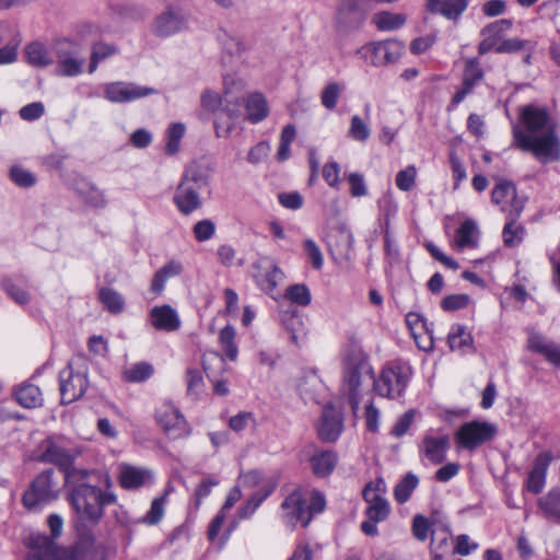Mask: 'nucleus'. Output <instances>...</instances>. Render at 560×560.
Wrapping results in <instances>:
<instances>
[{
	"label": "nucleus",
	"mask_w": 560,
	"mask_h": 560,
	"mask_svg": "<svg viewBox=\"0 0 560 560\" xmlns=\"http://www.w3.org/2000/svg\"><path fill=\"white\" fill-rule=\"evenodd\" d=\"M520 124L514 125V144L522 151L530 152L546 164L560 160V137L557 122L546 107L527 104L518 109Z\"/></svg>",
	"instance_id": "obj_1"
},
{
	"label": "nucleus",
	"mask_w": 560,
	"mask_h": 560,
	"mask_svg": "<svg viewBox=\"0 0 560 560\" xmlns=\"http://www.w3.org/2000/svg\"><path fill=\"white\" fill-rule=\"evenodd\" d=\"M98 478L97 471L82 469L68 474V479L65 480L69 490V502L79 518L93 524L101 521L105 506L115 504L117 501L116 494L109 490L110 477L104 476V490L95 483Z\"/></svg>",
	"instance_id": "obj_2"
},
{
	"label": "nucleus",
	"mask_w": 560,
	"mask_h": 560,
	"mask_svg": "<svg viewBox=\"0 0 560 560\" xmlns=\"http://www.w3.org/2000/svg\"><path fill=\"white\" fill-rule=\"evenodd\" d=\"M224 100L211 90L201 93L200 105L203 110L214 114V129L219 138L229 137L235 125V120L240 114V96L244 90L243 80L234 75H225L223 78Z\"/></svg>",
	"instance_id": "obj_3"
},
{
	"label": "nucleus",
	"mask_w": 560,
	"mask_h": 560,
	"mask_svg": "<svg viewBox=\"0 0 560 560\" xmlns=\"http://www.w3.org/2000/svg\"><path fill=\"white\" fill-rule=\"evenodd\" d=\"M32 551L27 560H107L108 549L92 539H83L60 557L57 545L46 535L31 538Z\"/></svg>",
	"instance_id": "obj_4"
},
{
	"label": "nucleus",
	"mask_w": 560,
	"mask_h": 560,
	"mask_svg": "<svg viewBox=\"0 0 560 560\" xmlns=\"http://www.w3.org/2000/svg\"><path fill=\"white\" fill-rule=\"evenodd\" d=\"M374 387V374L368 359L361 352L347 355L342 393L348 397L352 412L358 413L363 395Z\"/></svg>",
	"instance_id": "obj_5"
},
{
	"label": "nucleus",
	"mask_w": 560,
	"mask_h": 560,
	"mask_svg": "<svg viewBox=\"0 0 560 560\" xmlns=\"http://www.w3.org/2000/svg\"><path fill=\"white\" fill-rule=\"evenodd\" d=\"M208 185V172L197 163L188 165L173 196V202L178 211L188 215L198 210L202 205L200 192L206 189Z\"/></svg>",
	"instance_id": "obj_6"
},
{
	"label": "nucleus",
	"mask_w": 560,
	"mask_h": 560,
	"mask_svg": "<svg viewBox=\"0 0 560 560\" xmlns=\"http://www.w3.org/2000/svg\"><path fill=\"white\" fill-rule=\"evenodd\" d=\"M38 450L37 460L58 466L63 472V480L68 479V474L83 469L73 466L74 460L82 454V448L63 435L46 438L40 442Z\"/></svg>",
	"instance_id": "obj_7"
},
{
	"label": "nucleus",
	"mask_w": 560,
	"mask_h": 560,
	"mask_svg": "<svg viewBox=\"0 0 560 560\" xmlns=\"http://www.w3.org/2000/svg\"><path fill=\"white\" fill-rule=\"evenodd\" d=\"M55 476L56 471L48 468L31 482L22 498L23 505L28 511H35L58 498L59 482Z\"/></svg>",
	"instance_id": "obj_8"
},
{
	"label": "nucleus",
	"mask_w": 560,
	"mask_h": 560,
	"mask_svg": "<svg viewBox=\"0 0 560 560\" xmlns=\"http://www.w3.org/2000/svg\"><path fill=\"white\" fill-rule=\"evenodd\" d=\"M366 0H339L334 14V27L342 35L358 32L365 24L369 8Z\"/></svg>",
	"instance_id": "obj_9"
},
{
	"label": "nucleus",
	"mask_w": 560,
	"mask_h": 560,
	"mask_svg": "<svg viewBox=\"0 0 560 560\" xmlns=\"http://www.w3.org/2000/svg\"><path fill=\"white\" fill-rule=\"evenodd\" d=\"M55 55L57 58L56 75L71 78L83 72L85 59L78 43L68 38L57 40L55 44Z\"/></svg>",
	"instance_id": "obj_10"
},
{
	"label": "nucleus",
	"mask_w": 560,
	"mask_h": 560,
	"mask_svg": "<svg viewBox=\"0 0 560 560\" xmlns=\"http://www.w3.org/2000/svg\"><path fill=\"white\" fill-rule=\"evenodd\" d=\"M410 378V369L402 364L386 366L377 381L374 380V389L382 397L397 398L406 389Z\"/></svg>",
	"instance_id": "obj_11"
},
{
	"label": "nucleus",
	"mask_w": 560,
	"mask_h": 560,
	"mask_svg": "<svg viewBox=\"0 0 560 560\" xmlns=\"http://www.w3.org/2000/svg\"><path fill=\"white\" fill-rule=\"evenodd\" d=\"M497 434V427L486 421H470L462 424L455 433L456 443L466 450H475L491 441Z\"/></svg>",
	"instance_id": "obj_12"
},
{
	"label": "nucleus",
	"mask_w": 560,
	"mask_h": 560,
	"mask_svg": "<svg viewBox=\"0 0 560 560\" xmlns=\"http://www.w3.org/2000/svg\"><path fill=\"white\" fill-rule=\"evenodd\" d=\"M253 278L265 293L272 295L278 284L284 280V272L277 261L269 256H260L254 264Z\"/></svg>",
	"instance_id": "obj_13"
},
{
	"label": "nucleus",
	"mask_w": 560,
	"mask_h": 560,
	"mask_svg": "<svg viewBox=\"0 0 560 560\" xmlns=\"http://www.w3.org/2000/svg\"><path fill=\"white\" fill-rule=\"evenodd\" d=\"M492 203L499 206L510 218L517 219L524 209L525 200L517 197L516 186L510 180H500L492 189Z\"/></svg>",
	"instance_id": "obj_14"
},
{
	"label": "nucleus",
	"mask_w": 560,
	"mask_h": 560,
	"mask_svg": "<svg viewBox=\"0 0 560 560\" xmlns=\"http://www.w3.org/2000/svg\"><path fill=\"white\" fill-rule=\"evenodd\" d=\"M155 419L171 439H179L189 433L185 417L171 402H163L155 411Z\"/></svg>",
	"instance_id": "obj_15"
},
{
	"label": "nucleus",
	"mask_w": 560,
	"mask_h": 560,
	"mask_svg": "<svg viewBox=\"0 0 560 560\" xmlns=\"http://www.w3.org/2000/svg\"><path fill=\"white\" fill-rule=\"evenodd\" d=\"M156 90L132 82H112L104 86V96L112 103H128L152 94Z\"/></svg>",
	"instance_id": "obj_16"
},
{
	"label": "nucleus",
	"mask_w": 560,
	"mask_h": 560,
	"mask_svg": "<svg viewBox=\"0 0 560 560\" xmlns=\"http://www.w3.org/2000/svg\"><path fill=\"white\" fill-rule=\"evenodd\" d=\"M88 387V380L84 374L75 373L71 365L59 373V390L61 404L68 405L78 400Z\"/></svg>",
	"instance_id": "obj_17"
},
{
	"label": "nucleus",
	"mask_w": 560,
	"mask_h": 560,
	"mask_svg": "<svg viewBox=\"0 0 560 560\" xmlns=\"http://www.w3.org/2000/svg\"><path fill=\"white\" fill-rule=\"evenodd\" d=\"M188 20L185 13L170 7L154 19L152 31L156 36L168 37L186 30Z\"/></svg>",
	"instance_id": "obj_18"
},
{
	"label": "nucleus",
	"mask_w": 560,
	"mask_h": 560,
	"mask_svg": "<svg viewBox=\"0 0 560 560\" xmlns=\"http://www.w3.org/2000/svg\"><path fill=\"white\" fill-rule=\"evenodd\" d=\"M404 51V46L398 40L387 39L374 42L363 46L358 52L370 54L373 66H383L397 61Z\"/></svg>",
	"instance_id": "obj_19"
},
{
	"label": "nucleus",
	"mask_w": 560,
	"mask_h": 560,
	"mask_svg": "<svg viewBox=\"0 0 560 560\" xmlns=\"http://www.w3.org/2000/svg\"><path fill=\"white\" fill-rule=\"evenodd\" d=\"M283 518L291 526L301 524L307 526L311 521V514L307 511L306 500L302 498L301 492L294 491L289 494L281 504Z\"/></svg>",
	"instance_id": "obj_20"
},
{
	"label": "nucleus",
	"mask_w": 560,
	"mask_h": 560,
	"mask_svg": "<svg viewBox=\"0 0 560 560\" xmlns=\"http://www.w3.org/2000/svg\"><path fill=\"white\" fill-rule=\"evenodd\" d=\"M153 481V472L150 469L129 464H121L119 466V483L124 489L137 490L152 485Z\"/></svg>",
	"instance_id": "obj_21"
},
{
	"label": "nucleus",
	"mask_w": 560,
	"mask_h": 560,
	"mask_svg": "<svg viewBox=\"0 0 560 560\" xmlns=\"http://www.w3.org/2000/svg\"><path fill=\"white\" fill-rule=\"evenodd\" d=\"M343 430L341 415L330 405L323 408L318 436L324 442H335Z\"/></svg>",
	"instance_id": "obj_22"
},
{
	"label": "nucleus",
	"mask_w": 560,
	"mask_h": 560,
	"mask_svg": "<svg viewBox=\"0 0 560 560\" xmlns=\"http://www.w3.org/2000/svg\"><path fill=\"white\" fill-rule=\"evenodd\" d=\"M483 70L479 65L478 59L471 58L466 60L462 88L454 94L452 103L458 105L465 97L471 93L475 85L483 79Z\"/></svg>",
	"instance_id": "obj_23"
},
{
	"label": "nucleus",
	"mask_w": 560,
	"mask_h": 560,
	"mask_svg": "<svg viewBox=\"0 0 560 560\" xmlns=\"http://www.w3.org/2000/svg\"><path fill=\"white\" fill-rule=\"evenodd\" d=\"M74 190L80 200L90 208L104 209L107 206L104 190L92 182L84 178L78 179L74 183Z\"/></svg>",
	"instance_id": "obj_24"
},
{
	"label": "nucleus",
	"mask_w": 560,
	"mask_h": 560,
	"mask_svg": "<svg viewBox=\"0 0 560 560\" xmlns=\"http://www.w3.org/2000/svg\"><path fill=\"white\" fill-rule=\"evenodd\" d=\"M363 498L366 503H369L365 511L368 518L373 522H383L387 518L390 512L389 504L384 495H381L373 490L372 483L365 486L363 490Z\"/></svg>",
	"instance_id": "obj_25"
},
{
	"label": "nucleus",
	"mask_w": 560,
	"mask_h": 560,
	"mask_svg": "<svg viewBox=\"0 0 560 560\" xmlns=\"http://www.w3.org/2000/svg\"><path fill=\"white\" fill-rule=\"evenodd\" d=\"M150 320L158 330L175 331L180 326L177 312L171 305L154 306L150 311Z\"/></svg>",
	"instance_id": "obj_26"
},
{
	"label": "nucleus",
	"mask_w": 560,
	"mask_h": 560,
	"mask_svg": "<svg viewBox=\"0 0 560 560\" xmlns=\"http://www.w3.org/2000/svg\"><path fill=\"white\" fill-rule=\"evenodd\" d=\"M422 445L425 457L433 464H441L450 447V436L447 434L439 436L427 434L422 440Z\"/></svg>",
	"instance_id": "obj_27"
},
{
	"label": "nucleus",
	"mask_w": 560,
	"mask_h": 560,
	"mask_svg": "<svg viewBox=\"0 0 560 560\" xmlns=\"http://www.w3.org/2000/svg\"><path fill=\"white\" fill-rule=\"evenodd\" d=\"M479 229L475 220L466 219L456 230L453 246L456 249L475 248L478 244Z\"/></svg>",
	"instance_id": "obj_28"
},
{
	"label": "nucleus",
	"mask_w": 560,
	"mask_h": 560,
	"mask_svg": "<svg viewBox=\"0 0 560 560\" xmlns=\"http://www.w3.org/2000/svg\"><path fill=\"white\" fill-rule=\"evenodd\" d=\"M447 343L453 351L460 353L474 352V338L462 324H454L447 336Z\"/></svg>",
	"instance_id": "obj_29"
},
{
	"label": "nucleus",
	"mask_w": 560,
	"mask_h": 560,
	"mask_svg": "<svg viewBox=\"0 0 560 560\" xmlns=\"http://www.w3.org/2000/svg\"><path fill=\"white\" fill-rule=\"evenodd\" d=\"M310 462L313 474L316 477L324 478L334 471L338 457L332 451H318L310 457Z\"/></svg>",
	"instance_id": "obj_30"
},
{
	"label": "nucleus",
	"mask_w": 560,
	"mask_h": 560,
	"mask_svg": "<svg viewBox=\"0 0 560 560\" xmlns=\"http://www.w3.org/2000/svg\"><path fill=\"white\" fill-rule=\"evenodd\" d=\"M427 8L448 20L457 19L467 8L466 0H428Z\"/></svg>",
	"instance_id": "obj_31"
},
{
	"label": "nucleus",
	"mask_w": 560,
	"mask_h": 560,
	"mask_svg": "<svg viewBox=\"0 0 560 560\" xmlns=\"http://www.w3.org/2000/svg\"><path fill=\"white\" fill-rule=\"evenodd\" d=\"M14 397L19 405L24 408H36L43 404V396L39 387L31 383L20 385L14 392Z\"/></svg>",
	"instance_id": "obj_32"
},
{
	"label": "nucleus",
	"mask_w": 560,
	"mask_h": 560,
	"mask_svg": "<svg viewBox=\"0 0 560 560\" xmlns=\"http://www.w3.org/2000/svg\"><path fill=\"white\" fill-rule=\"evenodd\" d=\"M538 508L546 518L560 524V489L553 488L540 498Z\"/></svg>",
	"instance_id": "obj_33"
},
{
	"label": "nucleus",
	"mask_w": 560,
	"mask_h": 560,
	"mask_svg": "<svg viewBox=\"0 0 560 560\" xmlns=\"http://www.w3.org/2000/svg\"><path fill=\"white\" fill-rule=\"evenodd\" d=\"M548 467V460L545 456L539 455L534 464V467L529 471L526 487L527 490L533 493H539L546 482V471Z\"/></svg>",
	"instance_id": "obj_34"
},
{
	"label": "nucleus",
	"mask_w": 560,
	"mask_h": 560,
	"mask_svg": "<svg viewBox=\"0 0 560 560\" xmlns=\"http://www.w3.org/2000/svg\"><path fill=\"white\" fill-rule=\"evenodd\" d=\"M247 118L250 122L257 124L268 115L267 101L260 93H253L246 101Z\"/></svg>",
	"instance_id": "obj_35"
},
{
	"label": "nucleus",
	"mask_w": 560,
	"mask_h": 560,
	"mask_svg": "<svg viewBox=\"0 0 560 560\" xmlns=\"http://www.w3.org/2000/svg\"><path fill=\"white\" fill-rule=\"evenodd\" d=\"M528 348L532 351L542 354L549 362L555 364L558 353V346L546 340L540 334L532 332L528 337Z\"/></svg>",
	"instance_id": "obj_36"
},
{
	"label": "nucleus",
	"mask_w": 560,
	"mask_h": 560,
	"mask_svg": "<svg viewBox=\"0 0 560 560\" xmlns=\"http://www.w3.org/2000/svg\"><path fill=\"white\" fill-rule=\"evenodd\" d=\"M202 368L209 380L222 376L228 370L224 358L215 351H207L203 354Z\"/></svg>",
	"instance_id": "obj_37"
},
{
	"label": "nucleus",
	"mask_w": 560,
	"mask_h": 560,
	"mask_svg": "<svg viewBox=\"0 0 560 560\" xmlns=\"http://www.w3.org/2000/svg\"><path fill=\"white\" fill-rule=\"evenodd\" d=\"M372 23L380 31H395L400 28L406 23V16L401 13H392L389 11H382L372 16Z\"/></svg>",
	"instance_id": "obj_38"
},
{
	"label": "nucleus",
	"mask_w": 560,
	"mask_h": 560,
	"mask_svg": "<svg viewBox=\"0 0 560 560\" xmlns=\"http://www.w3.org/2000/svg\"><path fill=\"white\" fill-rule=\"evenodd\" d=\"M25 57L27 62L37 68H45L52 63L46 47L38 42L31 43L25 48Z\"/></svg>",
	"instance_id": "obj_39"
},
{
	"label": "nucleus",
	"mask_w": 560,
	"mask_h": 560,
	"mask_svg": "<svg viewBox=\"0 0 560 560\" xmlns=\"http://www.w3.org/2000/svg\"><path fill=\"white\" fill-rule=\"evenodd\" d=\"M100 300L108 312L119 314L124 311L125 300L120 293L110 288L100 290Z\"/></svg>",
	"instance_id": "obj_40"
},
{
	"label": "nucleus",
	"mask_w": 560,
	"mask_h": 560,
	"mask_svg": "<svg viewBox=\"0 0 560 560\" xmlns=\"http://www.w3.org/2000/svg\"><path fill=\"white\" fill-rule=\"evenodd\" d=\"M153 366L148 362H138L124 371V378L131 383L147 381L153 374Z\"/></svg>",
	"instance_id": "obj_41"
},
{
	"label": "nucleus",
	"mask_w": 560,
	"mask_h": 560,
	"mask_svg": "<svg viewBox=\"0 0 560 560\" xmlns=\"http://www.w3.org/2000/svg\"><path fill=\"white\" fill-rule=\"evenodd\" d=\"M235 329L232 326L228 325L220 331L219 336L222 350L231 361L236 360L238 354V349L235 343Z\"/></svg>",
	"instance_id": "obj_42"
},
{
	"label": "nucleus",
	"mask_w": 560,
	"mask_h": 560,
	"mask_svg": "<svg viewBox=\"0 0 560 560\" xmlns=\"http://www.w3.org/2000/svg\"><path fill=\"white\" fill-rule=\"evenodd\" d=\"M418 478L416 475L409 472L401 481L395 487L394 497L398 503H405L409 500L412 491L418 486Z\"/></svg>",
	"instance_id": "obj_43"
},
{
	"label": "nucleus",
	"mask_w": 560,
	"mask_h": 560,
	"mask_svg": "<svg viewBox=\"0 0 560 560\" xmlns=\"http://www.w3.org/2000/svg\"><path fill=\"white\" fill-rule=\"evenodd\" d=\"M185 125L182 122L172 124L167 130V141L165 152L170 155L175 154L179 150L180 140L185 135Z\"/></svg>",
	"instance_id": "obj_44"
},
{
	"label": "nucleus",
	"mask_w": 560,
	"mask_h": 560,
	"mask_svg": "<svg viewBox=\"0 0 560 560\" xmlns=\"http://www.w3.org/2000/svg\"><path fill=\"white\" fill-rule=\"evenodd\" d=\"M343 90V85L338 82H329L320 93L322 105L331 110L336 107L340 94Z\"/></svg>",
	"instance_id": "obj_45"
},
{
	"label": "nucleus",
	"mask_w": 560,
	"mask_h": 560,
	"mask_svg": "<svg viewBox=\"0 0 560 560\" xmlns=\"http://www.w3.org/2000/svg\"><path fill=\"white\" fill-rule=\"evenodd\" d=\"M1 287L15 303L25 305L30 302V293L24 288L14 283L11 278H4L1 282Z\"/></svg>",
	"instance_id": "obj_46"
},
{
	"label": "nucleus",
	"mask_w": 560,
	"mask_h": 560,
	"mask_svg": "<svg viewBox=\"0 0 560 560\" xmlns=\"http://www.w3.org/2000/svg\"><path fill=\"white\" fill-rule=\"evenodd\" d=\"M115 52H116V48L112 45L104 44V43L94 44L92 47L89 72L93 73L96 70V68L101 61L110 57Z\"/></svg>",
	"instance_id": "obj_47"
},
{
	"label": "nucleus",
	"mask_w": 560,
	"mask_h": 560,
	"mask_svg": "<svg viewBox=\"0 0 560 560\" xmlns=\"http://www.w3.org/2000/svg\"><path fill=\"white\" fill-rule=\"evenodd\" d=\"M167 492H165L163 495L154 498L151 508L148 511V513L143 516V523L148 525H155L158 524L163 515H164V506L166 503Z\"/></svg>",
	"instance_id": "obj_48"
},
{
	"label": "nucleus",
	"mask_w": 560,
	"mask_h": 560,
	"mask_svg": "<svg viewBox=\"0 0 560 560\" xmlns=\"http://www.w3.org/2000/svg\"><path fill=\"white\" fill-rule=\"evenodd\" d=\"M10 178L16 186L22 188H30L36 184V176L19 165L10 168Z\"/></svg>",
	"instance_id": "obj_49"
},
{
	"label": "nucleus",
	"mask_w": 560,
	"mask_h": 560,
	"mask_svg": "<svg viewBox=\"0 0 560 560\" xmlns=\"http://www.w3.org/2000/svg\"><path fill=\"white\" fill-rule=\"evenodd\" d=\"M270 490L264 492V493H260V492H256L254 493L247 501L245 504H243L238 510H237V516L238 518L243 520V518H248L250 517L254 512L258 509V506L269 497L270 494Z\"/></svg>",
	"instance_id": "obj_50"
},
{
	"label": "nucleus",
	"mask_w": 560,
	"mask_h": 560,
	"mask_svg": "<svg viewBox=\"0 0 560 560\" xmlns=\"http://www.w3.org/2000/svg\"><path fill=\"white\" fill-rule=\"evenodd\" d=\"M285 298L301 306L308 305L312 299L311 292L305 284L290 285L285 291Z\"/></svg>",
	"instance_id": "obj_51"
},
{
	"label": "nucleus",
	"mask_w": 560,
	"mask_h": 560,
	"mask_svg": "<svg viewBox=\"0 0 560 560\" xmlns=\"http://www.w3.org/2000/svg\"><path fill=\"white\" fill-rule=\"evenodd\" d=\"M378 207L383 214L384 230H389L390 219L396 215L398 206L392 194H385L378 200Z\"/></svg>",
	"instance_id": "obj_52"
},
{
	"label": "nucleus",
	"mask_w": 560,
	"mask_h": 560,
	"mask_svg": "<svg viewBox=\"0 0 560 560\" xmlns=\"http://www.w3.org/2000/svg\"><path fill=\"white\" fill-rule=\"evenodd\" d=\"M371 135V129L366 122L363 121L361 117L354 115L351 117L349 136L360 142H364L369 139Z\"/></svg>",
	"instance_id": "obj_53"
},
{
	"label": "nucleus",
	"mask_w": 560,
	"mask_h": 560,
	"mask_svg": "<svg viewBox=\"0 0 560 560\" xmlns=\"http://www.w3.org/2000/svg\"><path fill=\"white\" fill-rule=\"evenodd\" d=\"M417 170L413 165L407 166L396 175V185L402 191H409L416 184Z\"/></svg>",
	"instance_id": "obj_54"
},
{
	"label": "nucleus",
	"mask_w": 560,
	"mask_h": 560,
	"mask_svg": "<svg viewBox=\"0 0 560 560\" xmlns=\"http://www.w3.org/2000/svg\"><path fill=\"white\" fill-rule=\"evenodd\" d=\"M215 233V225L211 220L205 219L194 225V235L198 242L210 240Z\"/></svg>",
	"instance_id": "obj_55"
},
{
	"label": "nucleus",
	"mask_w": 560,
	"mask_h": 560,
	"mask_svg": "<svg viewBox=\"0 0 560 560\" xmlns=\"http://www.w3.org/2000/svg\"><path fill=\"white\" fill-rule=\"evenodd\" d=\"M468 302L467 294H451L441 301V307L446 312H453L466 307Z\"/></svg>",
	"instance_id": "obj_56"
},
{
	"label": "nucleus",
	"mask_w": 560,
	"mask_h": 560,
	"mask_svg": "<svg viewBox=\"0 0 560 560\" xmlns=\"http://www.w3.org/2000/svg\"><path fill=\"white\" fill-rule=\"evenodd\" d=\"M510 219L511 221L508 222L503 229V240L506 246L513 247L521 242L522 237L518 236V233H522L523 230L520 226L515 225L516 219Z\"/></svg>",
	"instance_id": "obj_57"
},
{
	"label": "nucleus",
	"mask_w": 560,
	"mask_h": 560,
	"mask_svg": "<svg viewBox=\"0 0 560 560\" xmlns=\"http://www.w3.org/2000/svg\"><path fill=\"white\" fill-rule=\"evenodd\" d=\"M350 194L352 197H363L368 195V187L364 176L360 173H350L348 175Z\"/></svg>",
	"instance_id": "obj_58"
},
{
	"label": "nucleus",
	"mask_w": 560,
	"mask_h": 560,
	"mask_svg": "<svg viewBox=\"0 0 560 560\" xmlns=\"http://www.w3.org/2000/svg\"><path fill=\"white\" fill-rule=\"evenodd\" d=\"M255 424V418L252 412L242 411L230 419L229 425L235 432H242L249 425Z\"/></svg>",
	"instance_id": "obj_59"
},
{
	"label": "nucleus",
	"mask_w": 560,
	"mask_h": 560,
	"mask_svg": "<svg viewBox=\"0 0 560 560\" xmlns=\"http://www.w3.org/2000/svg\"><path fill=\"white\" fill-rule=\"evenodd\" d=\"M529 45L528 40H523L518 38H509L501 42L495 47V52L498 54H513L525 49Z\"/></svg>",
	"instance_id": "obj_60"
},
{
	"label": "nucleus",
	"mask_w": 560,
	"mask_h": 560,
	"mask_svg": "<svg viewBox=\"0 0 560 560\" xmlns=\"http://www.w3.org/2000/svg\"><path fill=\"white\" fill-rule=\"evenodd\" d=\"M44 104L40 102H34L23 106L20 109L19 114L23 120L34 121L36 119H39L44 115Z\"/></svg>",
	"instance_id": "obj_61"
},
{
	"label": "nucleus",
	"mask_w": 560,
	"mask_h": 560,
	"mask_svg": "<svg viewBox=\"0 0 560 560\" xmlns=\"http://www.w3.org/2000/svg\"><path fill=\"white\" fill-rule=\"evenodd\" d=\"M303 247L305 253L310 257L313 267L317 270L320 269L323 267L324 259L317 244L313 240L307 238L304 241Z\"/></svg>",
	"instance_id": "obj_62"
},
{
	"label": "nucleus",
	"mask_w": 560,
	"mask_h": 560,
	"mask_svg": "<svg viewBox=\"0 0 560 560\" xmlns=\"http://www.w3.org/2000/svg\"><path fill=\"white\" fill-rule=\"evenodd\" d=\"M413 419H415L413 410H409V411L405 412L401 417H399L397 419L396 423L394 424V427L392 429V434L395 438H401L402 435H405L407 433V431L409 430L411 423L413 422Z\"/></svg>",
	"instance_id": "obj_63"
},
{
	"label": "nucleus",
	"mask_w": 560,
	"mask_h": 560,
	"mask_svg": "<svg viewBox=\"0 0 560 560\" xmlns=\"http://www.w3.org/2000/svg\"><path fill=\"white\" fill-rule=\"evenodd\" d=\"M186 382L188 395H197L203 385V378L201 373L195 369L187 370Z\"/></svg>",
	"instance_id": "obj_64"
}]
</instances>
